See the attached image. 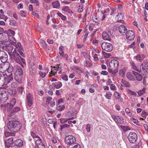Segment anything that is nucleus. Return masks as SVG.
Masks as SVG:
<instances>
[{
	"mask_svg": "<svg viewBox=\"0 0 148 148\" xmlns=\"http://www.w3.org/2000/svg\"><path fill=\"white\" fill-rule=\"evenodd\" d=\"M119 65V62L117 60L115 59L112 60L109 63V68L108 69L109 72L115 75L118 72Z\"/></svg>",
	"mask_w": 148,
	"mask_h": 148,
	"instance_id": "obj_3",
	"label": "nucleus"
},
{
	"mask_svg": "<svg viewBox=\"0 0 148 148\" xmlns=\"http://www.w3.org/2000/svg\"><path fill=\"white\" fill-rule=\"evenodd\" d=\"M126 76L127 79L130 80L134 81L135 80V78L134 74L132 73H127Z\"/></svg>",
	"mask_w": 148,
	"mask_h": 148,
	"instance_id": "obj_21",
	"label": "nucleus"
},
{
	"mask_svg": "<svg viewBox=\"0 0 148 148\" xmlns=\"http://www.w3.org/2000/svg\"><path fill=\"white\" fill-rule=\"evenodd\" d=\"M67 148H81V146L79 144L76 143L71 146H68Z\"/></svg>",
	"mask_w": 148,
	"mask_h": 148,
	"instance_id": "obj_30",
	"label": "nucleus"
},
{
	"mask_svg": "<svg viewBox=\"0 0 148 148\" xmlns=\"http://www.w3.org/2000/svg\"><path fill=\"white\" fill-rule=\"evenodd\" d=\"M20 110V109L19 107H15L11 111V115H13Z\"/></svg>",
	"mask_w": 148,
	"mask_h": 148,
	"instance_id": "obj_28",
	"label": "nucleus"
},
{
	"mask_svg": "<svg viewBox=\"0 0 148 148\" xmlns=\"http://www.w3.org/2000/svg\"><path fill=\"white\" fill-rule=\"evenodd\" d=\"M5 32H3L4 33H7V34H12L13 36H14L15 34V32L14 31L11 30H8V31H5Z\"/></svg>",
	"mask_w": 148,
	"mask_h": 148,
	"instance_id": "obj_47",
	"label": "nucleus"
},
{
	"mask_svg": "<svg viewBox=\"0 0 148 148\" xmlns=\"http://www.w3.org/2000/svg\"><path fill=\"white\" fill-rule=\"evenodd\" d=\"M68 120V119H60V122L61 123H64L66 122Z\"/></svg>",
	"mask_w": 148,
	"mask_h": 148,
	"instance_id": "obj_58",
	"label": "nucleus"
},
{
	"mask_svg": "<svg viewBox=\"0 0 148 148\" xmlns=\"http://www.w3.org/2000/svg\"><path fill=\"white\" fill-rule=\"evenodd\" d=\"M29 71L31 74L34 75L36 73V69L35 67H30Z\"/></svg>",
	"mask_w": 148,
	"mask_h": 148,
	"instance_id": "obj_32",
	"label": "nucleus"
},
{
	"mask_svg": "<svg viewBox=\"0 0 148 148\" xmlns=\"http://www.w3.org/2000/svg\"><path fill=\"white\" fill-rule=\"evenodd\" d=\"M132 66L133 69L135 70L139 73L141 72V70L137 68L134 62H133L132 63Z\"/></svg>",
	"mask_w": 148,
	"mask_h": 148,
	"instance_id": "obj_35",
	"label": "nucleus"
},
{
	"mask_svg": "<svg viewBox=\"0 0 148 148\" xmlns=\"http://www.w3.org/2000/svg\"><path fill=\"white\" fill-rule=\"evenodd\" d=\"M102 37L103 38L104 40H111L109 34H107L106 32H103L102 34Z\"/></svg>",
	"mask_w": 148,
	"mask_h": 148,
	"instance_id": "obj_20",
	"label": "nucleus"
},
{
	"mask_svg": "<svg viewBox=\"0 0 148 148\" xmlns=\"http://www.w3.org/2000/svg\"><path fill=\"white\" fill-rule=\"evenodd\" d=\"M62 79L66 81H67L68 80V76L66 75H62Z\"/></svg>",
	"mask_w": 148,
	"mask_h": 148,
	"instance_id": "obj_59",
	"label": "nucleus"
},
{
	"mask_svg": "<svg viewBox=\"0 0 148 148\" xmlns=\"http://www.w3.org/2000/svg\"><path fill=\"white\" fill-rule=\"evenodd\" d=\"M65 143L68 145V146H70L76 143L75 142L76 141L75 138L71 135H69L65 137L64 138Z\"/></svg>",
	"mask_w": 148,
	"mask_h": 148,
	"instance_id": "obj_5",
	"label": "nucleus"
},
{
	"mask_svg": "<svg viewBox=\"0 0 148 148\" xmlns=\"http://www.w3.org/2000/svg\"><path fill=\"white\" fill-rule=\"evenodd\" d=\"M128 138L130 143H134L137 139V135L134 132H130L128 136Z\"/></svg>",
	"mask_w": 148,
	"mask_h": 148,
	"instance_id": "obj_8",
	"label": "nucleus"
},
{
	"mask_svg": "<svg viewBox=\"0 0 148 148\" xmlns=\"http://www.w3.org/2000/svg\"><path fill=\"white\" fill-rule=\"evenodd\" d=\"M17 91L19 92H25V89L24 87L21 86L17 88Z\"/></svg>",
	"mask_w": 148,
	"mask_h": 148,
	"instance_id": "obj_43",
	"label": "nucleus"
},
{
	"mask_svg": "<svg viewBox=\"0 0 148 148\" xmlns=\"http://www.w3.org/2000/svg\"><path fill=\"white\" fill-rule=\"evenodd\" d=\"M90 124H87L86 126V130L87 132H89L90 129Z\"/></svg>",
	"mask_w": 148,
	"mask_h": 148,
	"instance_id": "obj_55",
	"label": "nucleus"
},
{
	"mask_svg": "<svg viewBox=\"0 0 148 148\" xmlns=\"http://www.w3.org/2000/svg\"><path fill=\"white\" fill-rule=\"evenodd\" d=\"M12 134H13L12 133H11L10 132H5L4 133L5 136L6 137H7L10 135H12Z\"/></svg>",
	"mask_w": 148,
	"mask_h": 148,
	"instance_id": "obj_63",
	"label": "nucleus"
},
{
	"mask_svg": "<svg viewBox=\"0 0 148 148\" xmlns=\"http://www.w3.org/2000/svg\"><path fill=\"white\" fill-rule=\"evenodd\" d=\"M65 108L64 106H60L57 108V109L59 111H62Z\"/></svg>",
	"mask_w": 148,
	"mask_h": 148,
	"instance_id": "obj_49",
	"label": "nucleus"
},
{
	"mask_svg": "<svg viewBox=\"0 0 148 148\" xmlns=\"http://www.w3.org/2000/svg\"><path fill=\"white\" fill-rule=\"evenodd\" d=\"M129 47L130 48H132L133 49H134V48H135V42H133L131 45H129Z\"/></svg>",
	"mask_w": 148,
	"mask_h": 148,
	"instance_id": "obj_64",
	"label": "nucleus"
},
{
	"mask_svg": "<svg viewBox=\"0 0 148 148\" xmlns=\"http://www.w3.org/2000/svg\"><path fill=\"white\" fill-rule=\"evenodd\" d=\"M7 93H0V103H3L8 99Z\"/></svg>",
	"mask_w": 148,
	"mask_h": 148,
	"instance_id": "obj_15",
	"label": "nucleus"
},
{
	"mask_svg": "<svg viewBox=\"0 0 148 148\" xmlns=\"http://www.w3.org/2000/svg\"><path fill=\"white\" fill-rule=\"evenodd\" d=\"M23 144V141L20 139H18L14 141V145L17 147H21Z\"/></svg>",
	"mask_w": 148,
	"mask_h": 148,
	"instance_id": "obj_19",
	"label": "nucleus"
},
{
	"mask_svg": "<svg viewBox=\"0 0 148 148\" xmlns=\"http://www.w3.org/2000/svg\"><path fill=\"white\" fill-rule=\"evenodd\" d=\"M14 141L13 140V138L11 137L5 140V146L8 147L9 146L14 145Z\"/></svg>",
	"mask_w": 148,
	"mask_h": 148,
	"instance_id": "obj_16",
	"label": "nucleus"
},
{
	"mask_svg": "<svg viewBox=\"0 0 148 148\" xmlns=\"http://www.w3.org/2000/svg\"><path fill=\"white\" fill-rule=\"evenodd\" d=\"M60 126L61 127L60 130H62L64 128H68L70 126V125L66 124H65L61 125Z\"/></svg>",
	"mask_w": 148,
	"mask_h": 148,
	"instance_id": "obj_52",
	"label": "nucleus"
},
{
	"mask_svg": "<svg viewBox=\"0 0 148 148\" xmlns=\"http://www.w3.org/2000/svg\"><path fill=\"white\" fill-rule=\"evenodd\" d=\"M148 69V62H143L140 65L141 72H143L145 73H147Z\"/></svg>",
	"mask_w": 148,
	"mask_h": 148,
	"instance_id": "obj_10",
	"label": "nucleus"
},
{
	"mask_svg": "<svg viewBox=\"0 0 148 148\" xmlns=\"http://www.w3.org/2000/svg\"><path fill=\"white\" fill-rule=\"evenodd\" d=\"M48 71H47L45 72L44 71H40L39 73V75L42 78H44L48 73Z\"/></svg>",
	"mask_w": 148,
	"mask_h": 148,
	"instance_id": "obj_37",
	"label": "nucleus"
},
{
	"mask_svg": "<svg viewBox=\"0 0 148 148\" xmlns=\"http://www.w3.org/2000/svg\"><path fill=\"white\" fill-rule=\"evenodd\" d=\"M126 37L127 40H131L134 38L135 36L132 30H128L126 33Z\"/></svg>",
	"mask_w": 148,
	"mask_h": 148,
	"instance_id": "obj_12",
	"label": "nucleus"
},
{
	"mask_svg": "<svg viewBox=\"0 0 148 148\" xmlns=\"http://www.w3.org/2000/svg\"><path fill=\"white\" fill-rule=\"evenodd\" d=\"M112 95L111 93H106L105 96L106 98L108 99H110Z\"/></svg>",
	"mask_w": 148,
	"mask_h": 148,
	"instance_id": "obj_61",
	"label": "nucleus"
},
{
	"mask_svg": "<svg viewBox=\"0 0 148 148\" xmlns=\"http://www.w3.org/2000/svg\"><path fill=\"white\" fill-rule=\"evenodd\" d=\"M8 39L9 40H10V42L15 46V44H16V41L14 38L13 37V36L12 35L9 36H8Z\"/></svg>",
	"mask_w": 148,
	"mask_h": 148,
	"instance_id": "obj_26",
	"label": "nucleus"
},
{
	"mask_svg": "<svg viewBox=\"0 0 148 148\" xmlns=\"http://www.w3.org/2000/svg\"><path fill=\"white\" fill-rule=\"evenodd\" d=\"M57 68L58 73L59 74H61L62 73V68L61 66L60 65L57 66Z\"/></svg>",
	"mask_w": 148,
	"mask_h": 148,
	"instance_id": "obj_46",
	"label": "nucleus"
},
{
	"mask_svg": "<svg viewBox=\"0 0 148 148\" xmlns=\"http://www.w3.org/2000/svg\"><path fill=\"white\" fill-rule=\"evenodd\" d=\"M75 71L78 74L80 73H82V71L81 69V68L77 66H75L74 67Z\"/></svg>",
	"mask_w": 148,
	"mask_h": 148,
	"instance_id": "obj_38",
	"label": "nucleus"
},
{
	"mask_svg": "<svg viewBox=\"0 0 148 148\" xmlns=\"http://www.w3.org/2000/svg\"><path fill=\"white\" fill-rule=\"evenodd\" d=\"M119 32L123 35H125L127 32V28L123 24L119 27Z\"/></svg>",
	"mask_w": 148,
	"mask_h": 148,
	"instance_id": "obj_14",
	"label": "nucleus"
},
{
	"mask_svg": "<svg viewBox=\"0 0 148 148\" xmlns=\"http://www.w3.org/2000/svg\"><path fill=\"white\" fill-rule=\"evenodd\" d=\"M13 47L12 45H10L7 47V49L9 51L8 53L9 54H10V53H12V52L13 49Z\"/></svg>",
	"mask_w": 148,
	"mask_h": 148,
	"instance_id": "obj_44",
	"label": "nucleus"
},
{
	"mask_svg": "<svg viewBox=\"0 0 148 148\" xmlns=\"http://www.w3.org/2000/svg\"><path fill=\"white\" fill-rule=\"evenodd\" d=\"M132 73L134 74L135 79L138 81L142 80L143 78L142 75L139 73L132 71Z\"/></svg>",
	"mask_w": 148,
	"mask_h": 148,
	"instance_id": "obj_17",
	"label": "nucleus"
},
{
	"mask_svg": "<svg viewBox=\"0 0 148 148\" xmlns=\"http://www.w3.org/2000/svg\"><path fill=\"white\" fill-rule=\"evenodd\" d=\"M27 104L29 106H31L33 103V97L31 93H28L26 97Z\"/></svg>",
	"mask_w": 148,
	"mask_h": 148,
	"instance_id": "obj_13",
	"label": "nucleus"
},
{
	"mask_svg": "<svg viewBox=\"0 0 148 148\" xmlns=\"http://www.w3.org/2000/svg\"><path fill=\"white\" fill-rule=\"evenodd\" d=\"M8 34H7V36L5 34H3L1 37V38L3 41H7L8 39Z\"/></svg>",
	"mask_w": 148,
	"mask_h": 148,
	"instance_id": "obj_40",
	"label": "nucleus"
},
{
	"mask_svg": "<svg viewBox=\"0 0 148 148\" xmlns=\"http://www.w3.org/2000/svg\"><path fill=\"white\" fill-rule=\"evenodd\" d=\"M13 80H14V81H16V82H18V84L21 83V79L19 78L17 75L15 76Z\"/></svg>",
	"mask_w": 148,
	"mask_h": 148,
	"instance_id": "obj_45",
	"label": "nucleus"
},
{
	"mask_svg": "<svg viewBox=\"0 0 148 148\" xmlns=\"http://www.w3.org/2000/svg\"><path fill=\"white\" fill-rule=\"evenodd\" d=\"M20 15L23 17H24L25 16V15L26 14V12L23 11H20L19 13Z\"/></svg>",
	"mask_w": 148,
	"mask_h": 148,
	"instance_id": "obj_56",
	"label": "nucleus"
},
{
	"mask_svg": "<svg viewBox=\"0 0 148 148\" xmlns=\"http://www.w3.org/2000/svg\"><path fill=\"white\" fill-rule=\"evenodd\" d=\"M58 71L57 66H54L51 68V73H50V76L51 77L53 75H54L57 73Z\"/></svg>",
	"mask_w": 148,
	"mask_h": 148,
	"instance_id": "obj_27",
	"label": "nucleus"
},
{
	"mask_svg": "<svg viewBox=\"0 0 148 148\" xmlns=\"http://www.w3.org/2000/svg\"><path fill=\"white\" fill-rule=\"evenodd\" d=\"M112 117L116 123L118 124H122L124 123L123 119L121 117L112 115Z\"/></svg>",
	"mask_w": 148,
	"mask_h": 148,
	"instance_id": "obj_11",
	"label": "nucleus"
},
{
	"mask_svg": "<svg viewBox=\"0 0 148 148\" xmlns=\"http://www.w3.org/2000/svg\"><path fill=\"white\" fill-rule=\"evenodd\" d=\"M124 16L122 14L120 13H118L117 15V18L118 22H120L122 23H124V21L122 20Z\"/></svg>",
	"mask_w": 148,
	"mask_h": 148,
	"instance_id": "obj_23",
	"label": "nucleus"
},
{
	"mask_svg": "<svg viewBox=\"0 0 148 148\" xmlns=\"http://www.w3.org/2000/svg\"><path fill=\"white\" fill-rule=\"evenodd\" d=\"M7 127L11 132H16L20 130L21 128V125L17 121H10L8 124Z\"/></svg>",
	"mask_w": 148,
	"mask_h": 148,
	"instance_id": "obj_2",
	"label": "nucleus"
},
{
	"mask_svg": "<svg viewBox=\"0 0 148 148\" xmlns=\"http://www.w3.org/2000/svg\"><path fill=\"white\" fill-rule=\"evenodd\" d=\"M35 148H45V146L43 144L35 146Z\"/></svg>",
	"mask_w": 148,
	"mask_h": 148,
	"instance_id": "obj_62",
	"label": "nucleus"
},
{
	"mask_svg": "<svg viewBox=\"0 0 148 148\" xmlns=\"http://www.w3.org/2000/svg\"><path fill=\"white\" fill-rule=\"evenodd\" d=\"M15 73L16 75H19V76L22 75L23 74V71L20 66H16Z\"/></svg>",
	"mask_w": 148,
	"mask_h": 148,
	"instance_id": "obj_18",
	"label": "nucleus"
},
{
	"mask_svg": "<svg viewBox=\"0 0 148 148\" xmlns=\"http://www.w3.org/2000/svg\"><path fill=\"white\" fill-rule=\"evenodd\" d=\"M13 107V106L9 103H7V104H6V109L8 112L11 111V109Z\"/></svg>",
	"mask_w": 148,
	"mask_h": 148,
	"instance_id": "obj_29",
	"label": "nucleus"
},
{
	"mask_svg": "<svg viewBox=\"0 0 148 148\" xmlns=\"http://www.w3.org/2000/svg\"><path fill=\"white\" fill-rule=\"evenodd\" d=\"M18 82L16 81L13 80L11 84V87L12 88H15L18 86Z\"/></svg>",
	"mask_w": 148,
	"mask_h": 148,
	"instance_id": "obj_33",
	"label": "nucleus"
},
{
	"mask_svg": "<svg viewBox=\"0 0 148 148\" xmlns=\"http://www.w3.org/2000/svg\"><path fill=\"white\" fill-rule=\"evenodd\" d=\"M5 85H3V86L2 87L0 88V92H10V90L12 92H13L12 90H10L9 88L6 89L7 87L6 86L4 87Z\"/></svg>",
	"mask_w": 148,
	"mask_h": 148,
	"instance_id": "obj_22",
	"label": "nucleus"
},
{
	"mask_svg": "<svg viewBox=\"0 0 148 148\" xmlns=\"http://www.w3.org/2000/svg\"><path fill=\"white\" fill-rule=\"evenodd\" d=\"M134 58L138 61L141 62L143 60L144 57L143 55L138 54L134 56Z\"/></svg>",
	"mask_w": 148,
	"mask_h": 148,
	"instance_id": "obj_24",
	"label": "nucleus"
},
{
	"mask_svg": "<svg viewBox=\"0 0 148 148\" xmlns=\"http://www.w3.org/2000/svg\"><path fill=\"white\" fill-rule=\"evenodd\" d=\"M36 146L40 144H43V143L41 142V140L40 139H38L36 140Z\"/></svg>",
	"mask_w": 148,
	"mask_h": 148,
	"instance_id": "obj_50",
	"label": "nucleus"
},
{
	"mask_svg": "<svg viewBox=\"0 0 148 148\" xmlns=\"http://www.w3.org/2000/svg\"><path fill=\"white\" fill-rule=\"evenodd\" d=\"M121 82L123 85L127 87H129L130 86V83L124 79H122Z\"/></svg>",
	"mask_w": 148,
	"mask_h": 148,
	"instance_id": "obj_34",
	"label": "nucleus"
},
{
	"mask_svg": "<svg viewBox=\"0 0 148 148\" xmlns=\"http://www.w3.org/2000/svg\"><path fill=\"white\" fill-rule=\"evenodd\" d=\"M52 98L50 97H49L47 98L46 104L48 105L49 104L50 102L51 101Z\"/></svg>",
	"mask_w": 148,
	"mask_h": 148,
	"instance_id": "obj_57",
	"label": "nucleus"
},
{
	"mask_svg": "<svg viewBox=\"0 0 148 148\" xmlns=\"http://www.w3.org/2000/svg\"><path fill=\"white\" fill-rule=\"evenodd\" d=\"M16 99L15 98H13L10 101V104L13 107L15 105L16 103Z\"/></svg>",
	"mask_w": 148,
	"mask_h": 148,
	"instance_id": "obj_53",
	"label": "nucleus"
},
{
	"mask_svg": "<svg viewBox=\"0 0 148 148\" xmlns=\"http://www.w3.org/2000/svg\"><path fill=\"white\" fill-rule=\"evenodd\" d=\"M102 53L104 57L106 58H109L111 56L110 53H106L104 51H103Z\"/></svg>",
	"mask_w": 148,
	"mask_h": 148,
	"instance_id": "obj_41",
	"label": "nucleus"
},
{
	"mask_svg": "<svg viewBox=\"0 0 148 148\" xmlns=\"http://www.w3.org/2000/svg\"><path fill=\"white\" fill-rule=\"evenodd\" d=\"M60 54L62 57L65 58L66 60H68V56L67 54H64V53H63L61 54Z\"/></svg>",
	"mask_w": 148,
	"mask_h": 148,
	"instance_id": "obj_51",
	"label": "nucleus"
},
{
	"mask_svg": "<svg viewBox=\"0 0 148 148\" xmlns=\"http://www.w3.org/2000/svg\"><path fill=\"white\" fill-rule=\"evenodd\" d=\"M62 86V84L60 82H58L56 83L55 84V86L57 88H60Z\"/></svg>",
	"mask_w": 148,
	"mask_h": 148,
	"instance_id": "obj_39",
	"label": "nucleus"
},
{
	"mask_svg": "<svg viewBox=\"0 0 148 148\" xmlns=\"http://www.w3.org/2000/svg\"><path fill=\"white\" fill-rule=\"evenodd\" d=\"M63 10L65 12H67L69 13H70L71 12V10L69 9V8L68 6L63 7Z\"/></svg>",
	"mask_w": 148,
	"mask_h": 148,
	"instance_id": "obj_42",
	"label": "nucleus"
},
{
	"mask_svg": "<svg viewBox=\"0 0 148 148\" xmlns=\"http://www.w3.org/2000/svg\"><path fill=\"white\" fill-rule=\"evenodd\" d=\"M103 50L108 52H111L113 49V45L110 43L106 42H103L101 45Z\"/></svg>",
	"mask_w": 148,
	"mask_h": 148,
	"instance_id": "obj_6",
	"label": "nucleus"
},
{
	"mask_svg": "<svg viewBox=\"0 0 148 148\" xmlns=\"http://www.w3.org/2000/svg\"><path fill=\"white\" fill-rule=\"evenodd\" d=\"M0 60L2 62H4L8 60V56L6 52L0 49Z\"/></svg>",
	"mask_w": 148,
	"mask_h": 148,
	"instance_id": "obj_9",
	"label": "nucleus"
},
{
	"mask_svg": "<svg viewBox=\"0 0 148 148\" xmlns=\"http://www.w3.org/2000/svg\"><path fill=\"white\" fill-rule=\"evenodd\" d=\"M92 65V64L90 62H86V64H85V66L87 67H88L91 66Z\"/></svg>",
	"mask_w": 148,
	"mask_h": 148,
	"instance_id": "obj_60",
	"label": "nucleus"
},
{
	"mask_svg": "<svg viewBox=\"0 0 148 148\" xmlns=\"http://www.w3.org/2000/svg\"><path fill=\"white\" fill-rule=\"evenodd\" d=\"M10 24L11 26H16V25L15 21L12 20L10 21Z\"/></svg>",
	"mask_w": 148,
	"mask_h": 148,
	"instance_id": "obj_54",
	"label": "nucleus"
},
{
	"mask_svg": "<svg viewBox=\"0 0 148 148\" xmlns=\"http://www.w3.org/2000/svg\"><path fill=\"white\" fill-rule=\"evenodd\" d=\"M15 48L14 51L11 54H10L11 58L22 67H24L26 66L25 61L21 56H24V54L23 53V49L19 42L15 44Z\"/></svg>",
	"mask_w": 148,
	"mask_h": 148,
	"instance_id": "obj_1",
	"label": "nucleus"
},
{
	"mask_svg": "<svg viewBox=\"0 0 148 148\" xmlns=\"http://www.w3.org/2000/svg\"><path fill=\"white\" fill-rule=\"evenodd\" d=\"M12 74L11 73L8 75L6 74L0 73V82L3 85H6L8 83L13 80Z\"/></svg>",
	"mask_w": 148,
	"mask_h": 148,
	"instance_id": "obj_4",
	"label": "nucleus"
},
{
	"mask_svg": "<svg viewBox=\"0 0 148 148\" xmlns=\"http://www.w3.org/2000/svg\"><path fill=\"white\" fill-rule=\"evenodd\" d=\"M4 64L2 66V68L4 71H7L9 73H11L13 71V68L12 66L10 65L9 62H3Z\"/></svg>",
	"mask_w": 148,
	"mask_h": 148,
	"instance_id": "obj_7",
	"label": "nucleus"
},
{
	"mask_svg": "<svg viewBox=\"0 0 148 148\" xmlns=\"http://www.w3.org/2000/svg\"><path fill=\"white\" fill-rule=\"evenodd\" d=\"M94 51H92V55H93L92 57L94 58V60L95 62H97L99 61V58L98 56V55L97 54H95L94 55Z\"/></svg>",
	"mask_w": 148,
	"mask_h": 148,
	"instance_id": "obj_36",
	"label": "nucleus"
},
{
	"mask_svg": "<svg viewBox=\"0 0 148 148\" xmlns=\"http://www.w3.org/2000/svg\"><path fill=\"white\" fill-rule=\"evenodd\" d=\"M30 2L32 3H34L36 6L39 5V2L38 0H30Z\"/></svg>",
	"mask_w": 148,
	"mask_h": 148,
	"instance_id": "obj_48",
	"label": "nucleus"
},
{
	"mask_svg": "<svg viewBox=\"0 0 148 148\" xmlns=\"http://www.w3.org/2000/svg\"><path fill=\"white\" fill-rule=\"evenodd\" d=\"M126 73V70L125 69H121L119 70V73L120 75L122 77H124Z\"/></svg>",
	"mask_w": 148,
	"mask_h": 148,
	"instance_id": "obj_31",
	"label": "nucleus"
},
{
	"mask_svg": "<svg viewBox=\"0 0 148 148\" xmlns=\"http://www.w3.org/2000/svg\"><path fill=\"white\" fill-rule=\"evenodd\" d=\"M52 5L53 8L58 9L60 5V3L59 1L56 0L53 2L52 3Z\"/></svg>",
	"mask_w": 148,
	"mask_h": 148,
	"instance_id": "obj_25",
	"label": "nucleus"
}]
</instances>
